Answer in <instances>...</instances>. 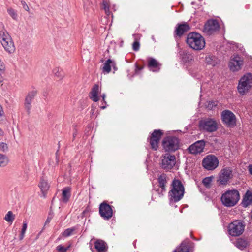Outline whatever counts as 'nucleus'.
Instances as JSON below:
<instances>
[{
    "mask_svg": "<svg viewBox=\"0 0 252 252\" xmlns=\"http://www.w3.org/2000/svg\"><path fill=\"white\" fill-rule=\"evenodd\" d=\"M105 108H106V106H104L101 107V108L102 109H104Z\"/></svg>",
    "mask_w": 252,
    "mask_h": 252,
    "instance_id": "3c124183",
    "label": "nucleus"
},
{
    "mask_svg": "<svg viewBox=\"0 0 252 252\" xmlns=\"http://www.w3.org/2000/svg\"><path fill=\"white\" fill-rule=\"evenodd\" d=\"M213 178V176L206 177L204 179H203L202 181V183L206 188H209L211 186Z\"/></svg>",
    "mask_w": 252,
    "mask_h": 252,
    "instance_id": "473e14b6",
    "label": "nucleus"
},
{
    "mask_svg": "<svg viewBox=\"0 0 252 252\" xmlns=\"http://www.w3.org/2000/svg\"><path fill=\"white\" fill-rule=\"evenodd\" d=\"M115 65H116V64L115 63V64H114V65H113V66H111V67H113V68H114V70H116V66H115Z\"/></svg>",
    "mask_w": 252,
    "mask_h": 252,
    "instance_id": "8fccbe9b",
    "label": "nucleus"
},
{
    "mask_svg": "<svg viewBox=\"0 0 252 252\" xmlns=\"http://www.w3.org/2000/svg\"><path fill=\"white\" fill-rule=\"evenodd\" d=\"M221 117L223 122L229 126H233L236 125V117L230 110H225L222 111Z\"/></svg>",
    "mask_w": 252,
    "mask_h": 252,
    "instance_id": "ddd939ff",
    "label": "nucleus"
},
{
    "mask_svg": "<svg viewBox=\"0 0 252 252\" xmlns=\"http://www.w3.org/2000/svg\"><path fill=\"white\" fill-rule=\"evenodd\" d=\"M199 126L201 129L210 132L215 131L217 129V124L212 119L201 121L199 123Z\"/></svg>",
    "mask_w": 252,
    "mask_h": 252,
    "instance_id": "9d476101",
    "label": "nucleus"
},
{
    "mask_svg": "<svg viewBox=\"0 0 252 252\" xmlns=\"http://www.w3.org/2000/svg\"><path fill=\"white\" fill-rule=\"evenodd\" d=\"M0 149L3 152L7 151L8 150L7 144L4 142H1L0 143Z\"/></svg>",
    "mask_w": 252,
    "mask_h": 252,
    "instance_id": "a19ab883",
    "label": "nucleus"
},
{
    "mask_svg": "<svg viewBox=\"0 0 252 252\" xmlns=\"http://www.w3.org/2000/svg\"><path fill=\"white\" fill-rule=\"evenodd\" d=\"M167 177L165 174H161L158 176V180L159 184V187L160 189L157 190L159 196H162L163 193L166 191V185L167 182Z\"/></svg>",
    "mask_w": 252,
    "mask_h": 252,
    "instance_id": "6ab92c4d",
    "label": "nucleus"
},
{
    "mask_svg": "<svg viewBox=\"0 0 252 252\" xmlns=\"http://www.w3.org/2000/svg\"><path fill=\"white\" fill-rule=\"evenodd\" d=\"M27 228V223L26 221H25L23 223L22 228L21 229V233L19 236V239L20 240H22L24 238Z\"/></svg>",
    "mask_w": 252,
    "mask_h": 252,
    "instance_id": "72a5a7b5",
    "label": "nucleus"
},
{
    "mask_svg": "<svg viewBox=\"0 0 252 252\" xmlns=\"http://www.w3.org/2000/svg\"><path fill=\"white\" fill-rule=\"evenodd\" d=\"M0 42L4 50L8 54H13L15 51L14 42L6 30L0 31Z\"/></svg>",
    "mask_w": 252,
    "mask_h": 252,
    "instance_id": "7ed1b4c3",
    "label": "nucleus"
},
{
    "mask_svg": "<svg viewBox=\"0 0 252 252\" xmlns=\"http://www.w3.org/2000/svg\"><path fill=\"white\" fill-rule=\"evenodd\" d=\"M219 25L216 20H209L204 25L203 32L207 35H211L218 31Z\"/></svg>",
    "mask_w": 252,
    "mask_h": 252,
    "instance_id": "4468645a",
    "label": "nucleus"
},
{
    "mask_svg": "<svg viewBox=\"0 0 252 252\" xmlns=\"http://www.w3.org/2000/svg\"><path fill=\"white\" fill-rule=\"evenodd\" d=\"M4 220L8 222L12 223L15 219V215L12 212L8 211L4 217Z\"/></svg>",
    "mask_w": 252,
    "mask_h": 252,
    "instance_id": "7c9ffc66",
    "label": "nucleus"
},
{
    "mask_svg": "<svg viewBox=\"0 0 252 252\" xmlns=\"http://www.w3.org/2000/svg\"><path fill=\"white\" fill-rule=\"evenodd\" d=\"M54 74L59 78H62L63 77L64 74L62 69L59 68H55L53 70Z\"/></svg>",
    "mask_w": 252,
    "mask_h": 252,
    "instance_id": "c9c22d12",
    "label": "nucleus"
},
{
    "mask_svg": "<svg viewBox=\"0 0 252 252\" xmlns=\"http://www.w3.org/2000/svg\"><path fill=\"white\" fill-rule=\"evenodd\" d=\"M21 4H22V5L23 6V8L25 10H26L27 11H28L29 10V8L28 5L26 4V3L25 1H21Z\"/></svg>",
    "mask_w": 252,
    "mask_h": 252,
    "instance_id": "37998d69",
    "label": "nucleus"
},
{
    "mask_svg": "<svg viewBox=\"0 0 252 252\" xmlns=\"http://www.w3.org/2000/svg\"><path fill=\"white\" fill-rule=\"evenodd\" d=\"M70 247V245H68L67 247H64L62 245H60L57 247L56 249L60 252H66Z\"/></svg>",
    "mask_w": 252,
    "mask_h": 252,
    "instance_id": "58836bf2",
    "label": "nucleus"
},
{
    "mask_svg": "<svg viewBox=\"0 0 252 252\" xmlns=\"http://www.w3.org/2000/svg\"><path fill=\"white\" fill-rule=\"evenodd\" d=\"M190 29L189 25L187 23L178 24L177 25L175 33L179 37L182 36L185 33L187 32Z\"/></svg>",
    "mask_w": 252,
    "mask_h": 252,
    "instance_id": "aec40b11",
    "label": "nucleus"
},
{
    "mask_svg": "<svg viewBox=\"0 0 252 252\" xmlns=\"http://www.w3.org/2000/svg\"><path fill=\"white\" fill-rule=\"evenodd\" d=\"M169 193L171 199L174 202H178L182 198L184 193V188L180 180L174 179L173 181L172 189Z\"/></svg>",
    "mask_w": 252,
    "mask_h": 252,
    "instance_id": "20e7f679",
    "label": "nucleus"
},
{
    "mask_svg": "<svg viewBox=\"0 0 252 252\" xmlns=\"http://www.w3.org/2000/svg\"><path fill=\"white\" fill-rule=\"evenodd\" d=\"M38 187L40 188L43 196L45 197L47 191L50 188V185L47 180L44 178H41L38 184Z\"/></svg>",
    "mask_w": 252,
    "mask_h": 252,
    "instance_id": "412c9836",
    "label": "nucleus"
},
{
    "mask_svg": "<svg viewBox=\"0 0 252 252\" xmlns=\"http://www.w3.org/2000/svg\"><path fill=\"white\" fill-rule=\"evenodd\" d=\"M202 164L205 169L213 170L218 166L219 160L215 156L209 155L203 159Z\"/></svg>",
    "mask_w": 252,
    "mask_h": 252,
    "instance_id": "1a4fd4ad",
    "label": "nucleus"
},
{
    "mask_svg": "<svg viewBox=\"0 0 252 252\" xmlns=\"http://www.w3.org/2000/svg\"><path fill=\"white\" fill-rule=\"evenodd\" d=\"M148 67L153 71H158L161 64L155 59L149 58L148 59Z\"/></svg>",
    "mask_w": 252,
    "mask_h": 252,
    "instance_id": "4be33fe9",
    "label": "nucleus"
},
{
    "mask_svg": "<svg viewBox=\"0 0 252 252\" xmlns=\"http://www.w3.org/2000/svg\"><path fill=\"white\" fill-rule=\"evenodd\" d=\"M245 225L240 220H236L230 223L228 227L229 234L232 236H239L244 231Z\"/></svg>",
    "mask_w": 252,
    "mask_h": 252,
    "instance_id": "0eeeda50",
    "label": "nucleus"
},
{
    "mask_svg": "<svg viewBox=\"0 0 252 252\" xmlns=\"http://www.w3.org/2000/svg\"><path fill=\"white\" fill-rule=\"evenodd\" d=\"M99 212L100 216L104 220H108L113 216V210L111 206L105 202L100 205Z\"/></svg>",
    "mask_w": 252,
    "mask_h": 252,
    "instance_id": "2eb2a0df",
    "label": "nucleus"
},
{
    "mask_svg": "<svg viewBox=\"0 0 252 252\" xmlns=\"http://www.w3.org/2000/svg\"><path fill=\"white\" fill-rule=\"evenodd\" d=\"M105 97H106L105 94H103L102 95V97L103 100L104 101H105Z\"/></svg>",
    "mask_w": 252,
    "mask_h": 252,
    "instance_id": "de8ad7c7",
    "label": "nucleus"
},
{
    "mask_svg": "<svg viewBox=\"0 0 252 252\" xmlns=\"http://www.w3.org/2000/svg\"><path fill=\"white\" fill-rule=\"evenodd\" d=\"M189 247L186 243H182L181 245L173 252H189Z\"/></svg>",
    "mask_w": 252,
    "mask_h": 252,
    "instance_id": "c756f323",
    "label": "nucleus"
},
{
    "mask_svg": "<svg viewBox=\"0 0 252 252\" xmlns=\"http://www.w3.org/2000/svg\"><path fill=\"white\" fill-rule=\"evenodd\" d=\"M180 55L181 60L184 63H189L193 60V56L188 51H183Z\"/></svg>",
    "mask_w": 252,
    "mask_h": 252,
    "instance_id": "393cba45",
    "label": "nucleus"
},
{
    "mask_svg": "<svg viewBox=\"0 0 252 252\" xmlns=\"http://www.w3.org/2000/svg\"><path fill=\"white\" fill-rule=\"evenodd\" d=\"M252 202V195L250 192L248 191L243 198L242 204L244 207H246L250 205Z\"/></svg>",
    "mask_w": 252,
    "mask_h": 252,
    "instance_id": "bb28decb",
    "label": "nucleus"
},
{
    "mask_svg": "<svg viewBox=\"0 0 252 252\" xmlns=\"http://www.w3.org/2000/svg\"><path fill=\"white\" fill-rule=\"evenodd\" d=\"M7 12L13 19L16 20L17 19V13L13 8H8L7 9Z\"/></svg>",
    "mask_w": 252,
    "mask_h": 252,
    "instance_id": "4c0bfd02",
    "label": "nucleus"
},
{
    "mask_svg": "<svg viewBox=\"0 0 252 252\" xmlns=\"http://www.w3.org/2000/svg\"><path fill=\"white\" fill-rule=\"evenodd\" d=\"M50 221V219H49V218H48V219H47L46 221V223H48V222H49Z\"/></svg>",
    "mask_w": 252,
    "mask_h": 252,
    "instance_id": "09e8293b",
    "label": "nucleus"
},
{
    "mask_svg": "<svg viewBox=\"0 0 252 252\" xmlns=\"http://www.w3.org/2000/svg\"><path fill=\"white\" fill-rule=\"evenodd\" d=\"M252 87V74L247 73L242 77L237 87L238 91L241 94H245Z\"/></svg>",
    "mask_w": 252,
    "mask_h": 252,
    "instance_id": "39448f33",
    "label": "nucleus"
},
{
    "mask_svg": "<svg viewBox=\"0 0 252 252\" xmlns=\"http://www.w3.org/2000/svg\"><path fill=\"white\" fill-rule=\"evenodd\" d=\"M4 73V72H0V83H1L3 81V77L2 75Z\"/></svg>",
    "mask_w": 252,
    "mask_h": 252,
    "instance_id": "c03bdc74",
    "label": "nucleus"
},
{
    "mask_svg": "<svg viewBox=\"0 0 252 252\" xmlns=\"http://www.w3.org/2000/svg\"><path fill=\"white\" fill-rule=\"evenodd\" d=\"M8 158L4 155L0 154V167H4L8 163Z\"/></svg>",
    "mask_w": 252,
    "mask_h": 252,
    "instance_id": "2f4dec72",
    "label": "nucleus"
},
{
    "mask_svg": "<svg viewBox=\"0 0 252 252\" xmlns=\"http://www.w3.org/2000/svg\"><path fill=\"white\" fill-rule=\"evenodd\" d=\"M4 134L3 131L0 128V136H2Z\"/></svg>",
    "mask_w": 252,
    "mask_h": 252,
    "instance_id": "49530a36",
    "label": "nucleus"
},
{
    "mask_svg": "<svg viewBox=\"0 0 252 252\" xmlns=\"http://www.w3.org/2000/svg\"><path fill=\"white\" fill-rule=\"evenodd\" d=\"M103 7L104 9L106 14L107 15H109L110 14V12L109 10V4L106 0H103Z\"/></svg>",
    "mask_w": 252,
    "mask_h": 252,
    "instance_id": "e433bc0d",
    "label": "nucleus"
},
{
    "mask_svg": "<svg viewBox=\"0 0 252 252\" xmlns=\"http://www.w3.org/2000/svg\"><path fill=\"white\" fill-rule=\"evenodd\" d=\"M162 134V132L160 130H155L152 133L150 139V143L152 149L155 150H157Z\"/></svg>",
    "mask_w": 252,
    "mask_h": 252,
    "instance_id": "dca6fc26",
    "label": "nucleus"
},
{
    "mask_svg": "<svg viewBox=\"0 0 252 252\" xmlns=\"http://www.w3.org/2000/svg\"><path fill=\"white\" fill-rule=\"evenodd\" d=\"M243 65V60L238 55L232 57L229 63L230 69L233 72L238 71L241 69Z\"/></svg>",
    "mask_w": 252,
    "mask_h": 252,
    "instance_id": "f8f14e48",
    "label": "nucleus"
},
{
    "mask_svg": "<svg viewBox=\"0 0 252 252\" xmlns=\"http://www.w3.org/2000/svg\"><path fill=\"white\" fill-rule=\"evenodd\" d=\"M115 64V62L111 59L107 60L104 63L102 71L105 74L109 73L111 70V66Z\"/></svg>",
    "mask_w": 252,
    "mask_h": 252,
    "instance_id": "a878e982",
    "label": "nucleus"
},
{
    "mask_svg": "<svg viewBox=\"0 0 252 252\" xmlns=\"http://www.w3.org/2000/svg\"><path fill=\"white\" fill-rule=\"evenodd\" d=\"M140 43L138 40H135L132 44V49L135 51H137L139 50Z\"/></svg>",
    "mask_w": 252,
    "mask_h": 252,
    "instance_id": "ea45409f",
    "label": "nucleus"
},
{
    "mask_svg": "<svg viewBox=\"0 0 252 252\" xmlns=\"http://www.w3.org/2000/svg\"><path fill=\"white\" fill-rule=\"evenodd\" d=\"M99 92V88L98 85H95L92 89L90 93V98L94 102H97L99 100L98 96Z\"/></svg>",
    "mask_w": 252,
    "mask_h": 252,
    "instance_id": "b1692460",
    "label": "nucleus"
},
{
    "mask_svg": "<svg viewBox=\"0 0 252 252\" xmlns=\"http://www.w3.org/2000/svg\"><path fill=\"white\" fill-rule=\"evenodd\" d=\"M5 69V64L2 61V60L0 59V72H4Z\"/></svg>",
    "mask_w": 252,
    "mask_h": 252,
    "instance_id": "79ce46f5",
    "label": "nucleus"
},
{
    "mask_svg": "<svg viewBox=\"0 0 252 252\" xmlns=\"http://www.w3.org/2000/svg\"><path fill=\"white\" fill-rule=\"evenodd\" d=\"M70 197V189L68 187L65 188L63 190L62 201L66 203Z\"/></svg>",
    "mask_w": 252,
    "mask_h": 252,
    "instance_id": "cd10ccee",
    "label": "nucleus"
},
{
    "mask_svg": "<svg viewBox=\"0 0 252 252\" xmlns=\"http://www.w3.org/2000/svg\"><path fill=\"white\" fill-rule=\"evenodd\" d=\"M249 171L250 173L252 175V165H250L249 166Z\"/></svg>",
    "mask_w": 252,
    "mask_h": 252,
    "instance_id": "a18cd8bd",
    "label": "nucleus"
},
{
    "mask_svg": "<svg viewBox=\"0 0 252 252\" xmlns=\"http://www.w3.org/2000/svg\"><path fill=\"white\" fill-rule=\"evenodd\" d=\"M248 245V242L242 238L238 239L236 241L235 246L238 249L242 250L246 248Z\"/></svg>",
    "mask_w": 252,
    "mask_h": 252,
    "instance_id": "c85d7f7f",
    "label": "nucleus"
},
{
    "mask_svg": "<svg viewBox=\"0 0 252 252\" xmlns=\"http://www.w3.org/2000/svg\"><path fill=\"white\" fill-rule=\"evenodd\" d=\"M37 92L35 90H32L29 92L25 99L24 108L28 114L31 113L32 108V102L36 95Z\"/></svg>",
    "mask_w": 252,
    "mask_h": 252,
    "instance_id": "f3484780",
    "label": "nucleus"
},
{
    "mask_svg": "<svg viewBox=\"0 0 252 252\" xmlns=\"http://www.w3.org/2000/svg\"><path fill=\"white\" fill-rule=\"evenodd\" d=\"M179 139L175 136H167L162 141L164 149L167 152H174L180 147Z\"/></svg>",
    "mask_w": 252,
    "mask_h": 252,
    "instance_id": "423d86ee",
    "label": "nucleus"
},
{
    "mask_svg": "<svg viewBox=\"0 0 252 252\" xmlns=\"http://www.w3.org/2000/svg\"><path fill=\"white\" fill-rule=\"evenodd\" d=\"M187 43L190 48L195 50H202L205 45L204 38L196 32H191L188 35Z\"/></svg>",
    "mask_w": 252,
    "mask_h": 252,
    "instance_id": "f257e3e1",
    "label": "nucleus"
},
{
    "mask_svg": "<svg viewBox=\"0 0 252 252\" xmlns=\"http://www.w3.org/2000/svg\"><path fill=\"white\" fill-rule=\"evenodd\" d=\"M232 177V169L229 167H224L220 171L217 182L220 185H225Z\"/></svg>",
    "mask_w": 252,
    "mask_h": 252,
    "instance_id": "6e6552de",
    "label": "nucleus"
},
{
    "mask_svg": "<svg viewBox=\"0 0 252 252\" xmlns=\"http://www.w3.org/2000/svg\"><path fill=\"white\" fill-rule=\"evenodd\" d=\"M176 158L174 155L166 154L162 157L161 166L162 168L168 170L173 168L176 163Z\"/></svg>",
    "mask_w": 252,
    "mask_h": 252,
    "instance_id": "9b49d317",
    "label": "nucleus"
},
{
    "mask_svg": "<svg viewBox=\"0 0 252 252\" xmlns=\"http://www.w3.org/2000/svg\"><path fill=\"white\" fill-rule=\"evenodd\" d=\"M94 247L98 252H106L107 250L106 243L100 239L95 241L94 242Z\"/></svg>",
    "mask_w": 252,
    "mask_h": 252,
    "instance_id": "5701e85b",
    "label": "nucleus"
},
{
    "mask_svg": "<svg viewBox=\"0 0 252 252\" xmlns=\"http://www.w3.org/2000/svg\"><path fill=\"white\" fill-rule=\"evenodd\" d=\"M240 199V194L235 189L229 190L223 193L221 197L223 205L227 207L235 206Z\"/></svg>",
    "mask_w": 252,
    "mask_h": 252,
    "instance_id": "f03ea898",
    "label": "nucleus"
},
{
    "mask_svg": "<svg viewBox=\"0 0 252 252\" xmlns=\"http://www.w3.org/2000/svg\"><path fill=\"white\" fill-rule=\"evenodd\" d=\"M205 142L203 140H199L190 145L188 149L192 154L196 155L203 151Z\"/></svg>",
    "mask_w": 252,
    "mask_h": 252,
    "instance_id": "a211bd4d",
    "label": "nucleus"
},
{
    "mask_svg": "<svg viewBox=\"0 0 252 252\" xmlns=\"http://www.w3.org/2000/svg\"><path fill=\"white\" fill-rule=\"evenodd\" d=\"M74 230H75V229L73 228H70L66 229V230H65L64 231V232H63L62 233V235L63 237H68L72 234Z\"/></svg>",
    "mask_w": 252,
    "mask_h": 252,
    "instance_id": "f704fd0d",
    "label": "nucleus"
}]
</instances>
